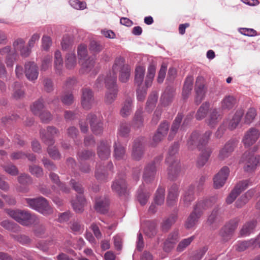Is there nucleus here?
I'll return each instance as SVG.
<instances>
[{
    "label": "nucleus",
    "instance_id": "obj_1",
    "mask_svg": "<svg viewBox=\"0 0 260 260\" xmlns=\"http://www.w3.org/2000/svg\"><path fill=\"white\" fill-rule=\"evenodd\" d=\"M104 81L107 88L105 95V102L107 104H111L116 99L117 93L116 74H114L110 79L108 77L105 78L103 76L99 77L95 82L96 86L98 88L101 87Z\"/></svg>",
    "mask_w": 260,
    "mask_h": 260
},
{
    "label": "nucleus",
    "instance_id": "obj_2",
    "mask_svg": "<svg viewBox=\"0 0 260 260\" xmlns=\"http://www.w3.org/2000/svg\"><path fill=\"white\" fill-rule=\"evenodd\" d=\"M6 211L11 217L23 225L29 226L39 223L37 216L28 211L7 209Z\"/></svg>",
    "mask_w": 260,
    "mask_h": 260
},
{
    "label": "nucleus",
    "instance_id": "obj_3",
    "mask_svg": "<svg viewBox=\"0 0 260 260\" xmlns=\"http://www.w3.org/2000/svg\"><path fill=\"white\" fill-rule=\"evenodd\" d=\"M212 200H207L204 201L199 202L195 206L193 211L190 214L185 222V226L186 229H190L194 227L201 216L203 210L211 207L213 203Z\"/></svg>",
    "mask_w": 260,
    "mask_h": 260
},
{
    "label": "nucleus",
    "instance_id": "obj_4",
    "mask_svg": "<svg viewBox=\"0 0 260 260\" xmlns=\"http://www.w3.org/2000/svg\"><path fill=\"white\" fill-rule=\"evenodd\" d=\"M27 206L35 210L45 216L53 213V209L49 205L47 200L43 197H39L35 199L25 198L24 199Z\"/></svg>",
    "mask_w": 260,
    "mask_h": 260
},
{
    "label": "nucleus",
    "instance_id": "obj_5",
    "mask_svg": "<svg viewBox=\"0 0 260 260\" xmlns=\"http://www.w3.org/2000/svg\"><path fill=\"white\" fill-rule=\"evenodd\" d=\"M178 148V144L174 143L170 148L169 155L166 158V162L168 165V175L169 177L172 179L178 174L180 170L179 161L174 156V155L177 152Z\"/></svg>",
    "mask_w": 260,
    "mask_h": 260
},
{
    "label": "nucleus",
    "instance_id": "obj_6",
    "mask_svg": "<svg viewBox=\"0 0 260 260\" xmlns=\"http://www.w3.org/2000/svg\"><path fill=\"white\" fill-rule=\"evenodd\" d=\"M119 70H120L119 80L122 82H127L130 77L131 69L128 66L124 65V59L122 57H118L115 60L112 67V73L107 75L106 78L108 77L110 79L114 74L117 76Z\"/></svg>",
    "mask_w": 260,
    "mask_h": 260
},
{
    "label": "nucleus",
    "instance_id": "obj_7",
    "mask_svg": "<svg viewBox=\"0 0 260 260\" xmlns=\"http://www.w3.org/2000/svg\"><path fill=\"white\" fill-rule=\"evenodd\" d=\"M212 134L210 131H206L204 134L200 135L197 132L192 133L190 138L188 142V145L192 148V146H197L200 150L203 148L208 143L209 138Z\"/></svg>",
    "mask_w": 260,
    "mask_h": 260
},
{
    "label": "nucleus",
    "instance_id": "obj_8",
    "mask_svg": "<svg viewBox=\"0 0 260 260\" xmlns=\"http://www.w3.org/2000/svg\"><path fill=\"white\" fill-rule=\"evenodd\" d=\"M249 185L248 180L241 181L238 182L235 186L234 189L226 199V202L228 204H232L237 198V197Z\"/></svg>",
    "mask_w": 260,
    "mask_h": 260
},
{
    "label": "nucleus",
    "instance_id": "obj_9",
    "mask_svg": "<svg viewBox=\"0 0 260 260\" xmlns=\"http://www.w3.org/2000/svg\"><path fill=\"white\" fill-rule=\"evenodd\" d=\"M195 91L196 96L194 102L197 105L200 104L204 99L206 94L204 80L202 77H198L196 79Z\"/></svg>",
    "mask_w": 260,
    "mask_h": 260
},
{
    "label": "nucleus",
    "instance_id": "obj_10",
    "mask_svg": "<svg viewBox=\"0 0 260 260\" xmlns=\"http://www.w3.org/2000/svg\"><path fill=\"white\" fill-rule=\"evenodd\" d=\"M58 133V130L53 126H48L46 132L45 130L40 132L42 140L48 145H52L54 143V137Z\"/></svg>",
    "mask_w": 260,
    "mask_h": 260
},
{
    "label": "nucleus",
    "instance_id": "obj_11",
    "mask_svg": "<svg viewBox=\"0 0 260 260\" xmlns=\"http://www.w3.org/2000/svg\"><path fill=\"white\" fill-rule=\"evenodd\" d=\"M230 169L228 167H223L220 169L213 179L214 186L215 188H220L223 186L228 177Z\"/></svg>",
    "mask_w": 260,
    "mask_h": 260
},
{
    "label": "nucleus",
    "instance_id": "obj_12",
    "mask_svg": "<svg viewBox=\"0 0 260 260\" xmlns=\"http://www.w3.org/2000/svg\"><path fill=\"white\" fill-rule=\"evenodd\" d=\"M144 138H139L135 140L132 153V156L134 159L138 160L142 157L144 153Z\"/></svg>",
    "mask_w": 260,
    "mask_h": 260
},
{
    "label": "nucleus",
    "instance_id": "obj_13",
    "mask_svg": "<svg viewBox=\"0 0 260 260\" xmlns=\"http://www.w3.org/2000/svg\"><path fill=\"white\" fill-rule=\"evenodd\" d=\"M25 74L26 78L31 81H35L38 77V67L34 62L29 61L25 64Z\"/></svg>",
    "mask_w": 260,
    "mask_h": 260
},
{
    "label": "nucleus",
    "instance_id": "obj_14",
    "mask_svg": "<svg viewBox=\"0 0 260 260\" xmlns=\"http://www.w3.org/2000/svg\"><path fill=\"white\" fill-rule=\"evenodd\" d=\"M246 157L245 160L244 170L249 172L253 170L259 163L260 156L259 155H254L246 153L243 155V158Z\"/></svg>",
    "mask_w": 260,
    "mask_h": 260
},
{
    "label": "nucleus",
    "instance_id": "obj_15",
    "mask_svg": "<svg viewBox=\"0 0 260 260\" xmlns=\"http://www.w3.org/2000/svg\"><path fill=\"white\" fill-rule=\"evenodd\" d=\"M260 133L258 129L255 128H251L247 132L243 139V142L246 147H249L253 144L258 139Z\"/></svg>",
    "mask_w": 260,
    "mask_h": 260
},
{
    "label": "nucleus",
    "instance_id": "obj_16",
    "mask_svg": "<svg viewBox=\"0 0 260 260\" xmlns=\"http://www.w3.org/2000/svg\"><path fill=\"white\" fill-rule=\"evenodd\" d=\"M94 102L93 92L88 88L82 90L81 104L84 109H90Z\"/></svg>",
    "mask_w": 260,
    "mask_h": 260
},
{
    "label": "nucleus",
    "instance_id": "obj_17",
    "mask_svg": "<svg viewBox=\"0 0 260 260\" xmlns=\"http://www.w3.org/2000/svg\"><path fill=\"white\" fill-rule=\"evenodd\" d=\"M239 219L235 218L229 221L222 229L220 234L225 240H228L237 228Z\"/></svg>",
    "mask_w": 260,
    "mask_h": 260
},
{
    "label": "nucleus",
    "instance_id": "obj_18",
    "mask_svg": "<svg viewBox=\"0 0 260 260\" xmlns=\"http://www.w3.org/2000/svg\"><path fill=\"white\" fill-rule=\"evenodd\" d=\"M237 145L236 141L232 140L228 141L224 146L219 151L218 158L220 160H224L229 157L233 152Z\"/></svg>",
    "mask_w": 260,
    "mask_h": 260
},
{
    "label": "nucleus",
    "instance_id": "obj_19",
    "mask_svg": "<svg viewBox=\"0 0 260 260\" xmlns=\"http://www.w3.org/2000/svg\"><path fill=\"white\" fill-rule=\"evenodd\" d=\"M87 120L90 123L91 129L95 135H100L103 132V123L97 119L96 116L93 114L88 115Z\"/></svg>",
    "mask_w": 260,
    "mask_h": 260
},
{
    "label": "nucleus",
    "instance_id": "obj_20",
    "mask_svg": "<svg viewBox=\"0 0 260 260\" xmlns=\"http://www.w3.org/2000/svg\"><path fill=\"white\" fill-rule=\"evenodd\" d=\"M156 174V166L154 162L148 164L145 168L143 179L146 183L153 181Z\"/></svg>",
    "mask_w": 260,
    "mask_h": 260
},
{
    "label": "nucleus",
    "instance_id": "obj_21",
    "mask_svg": "<svg viewBox=\"0 0 260 260\" xmlns=\"http://www.w3.org/2000/svg\"><path fill=\"white\" fill-rule=\"evenodd\" d=\"M111 154L110 144L108 142L102 141L98 147V154L101 159H107Z\"/></svg>",
    "mask_w": 260,
    "mask_h": 260
},
{
    "label": "nucleus",
    "instance_id": "obj_22",
    "mask_svg": "<svg viewBox=\"0 0 260 260\" xmlns=\"http://www.w3.org/2000/svg\"><path fill=\"white\" fill-rule=\"evenodd\" d=\"M112 189L120 196L124 194L126 190V184L124 179L119 178L116 179L112 185Z\"/></svg>",
    "mask_w": 260,
    "mask_h": 260
},
{
    "label": "nucleus",
    "instance_id": "obj_23",
    "mask_svg": "<svg viewBox=\"0 0 260 260\" xmlns=\"http://www.w3.org/2000/svg\"><path fill=\"white\" fill-rule=\"evenodd\" d=\"M109 201L106 197L97 198L95 200V209L98 212L104 214L108 211Z\"/></svg>",
    "mask_w": 260,
    "mask_h": 260
},
{
    "label": "nucleus",
    "instance_id": "obj_24",
    "mask_svg": "<svg viewBox=\"0 0 260 260\" xmlns=\"http://www.w3.org/2000/svg\"><path fill=\"white\" fill-rule=\"evenodd\" d=\"M221 119V115L219 113L217 109H211L209 115L207 119V124L211 127H215Z\"/></svg>",
    "mask_w": 260,
    "mask_h": 260
},
{
    "label": "nucleus",
    "instance_id": "obj_25",
    "mask_svg": "<svg viewBox=\"0 0 260 260\" xmlns=\"http://www.w3.org/2000/svg\"><path fill=\"white\" fill-rule=\"evenodd\" d=\"M179 195L178 186L173 184L169 190L167 198V204L169 206H172L177 202Z\"/></svg>",
    "mask_w": 260,
    "mask_h": 260
},
{
    "label": "nucleus",
    "instance_id": "obj_26",
    "mask_svg": "<svg viewBox=\"0 0 260 260\" xmlns=\"http://www.w3.org/2000/svg\"><path fill=\"white\" fill-rule=\"evenodd\" d=\"M183 115L181 113H178L175 120H174L171 128V131L169 135L168 139L170 140L173 139L180 127L181 122L182 120Z\"/></svg>",
    "mask_w": 260,
    "mask_h": 260
},
{
    "label": "nucleus",
    "instance_id": "obj_27",
    "mask_svg": "<svg viewBox=\"0 0 260 260\" xmlns=\"http://www.w3.org/2000/svg\"><path fill=\"white\" fill-rule=\"evenodd\" d=\"M86 203L84 197L80 194L77 197L75 200L72 201V205L74 210L76 212H81L83 211L84 206Z\"/></svg>",
    "mask_w": 260,
    "mask_h": 260
},
{
    "label": "nucleus",
    "instance_id": "obj_28",
    "mask_svg": "<svg viewBox=\"0 0 260 260\" xmlns=\"http://www.w3.org/2000/svg\"><path fill=\"white\" fill-rule=\"evenodd\" d=\"M142 113V108L139 109L136 111L132 120V125L135 128H140L143 126L144 118Z\"/></svg>",
    "mask_w": 260,
    "mask_h": 260
},
{
    "label": "nucleus",
    "instance_id": "obj_29",
    "mask_svg": "<svg viewBox=\"0 0 260 260\" xmlns=\"http://www.w3.org/2000/svg\"><path fill=\"white\" fill-rule=\"evenodd\" d=\"M201 150V154L198 158V165L203 166L207 162L212 153V149L210 147H205Z\"/></svg>",
    "mask_w": 260,
    "mask_h": 260
},
{
    "label": "nucleus",
    "instance_id": "obj_30",
    "mask_svg": "<svg viewBox=\"0 0 260 260\" xmlns=\"http://www.w3.org/2000/svg\"><path fill=\"white\" fill-rule=\"evenodd\" d=\"M145 73V68L142 66H138L135 69V84L140 86L143 82Z\"/></svg>",
    "mask_w": 260,
    "mask_h": 260
},
{
    "label": "nucleus",
    "instance_id": "obj_31",
    "mask_svg": "<svg viewBox=\"0 0 260 260\" xmlns=\"http://www.w3.org/2000/svg\"><path fill=\"white\" fill-rule=\"evenodd\" d=\"M209 107V103L206 102L203 103L197 112L196 114V119L199 120L204 119L208 112Z\"/></svg>",
    "mask_w": 260,
    "mask_h": 260
},
{
    "label": "nucleus",
    "instance_id": "obj_32",
    "mask_svg": "<svg viewBox=\"0 0 260 260\" xmlns=\"http://www.w3.org/2000/svg\"><path fill=\"white\" fill-rule=\"evenodd\" d=\"M132 103L133 100L131 98L125 101L120 110V114L122 117H127L131 114L133 108Z\"/></svg>",
    "mask_w": 260,
    "mask_h": 260
},
{
    "label": "nucleus",
    "instance_id": "obj_33",
    "mask_svg": "<svg viewBox=\"0 0 260 260\" xmlns=\"http://www.w3.org/2000/svg\"><path fill=\"white\" fill-rule=\"evenodd\" d=\"M114 156L117 160L123 159L125 154V148L119 142H116L114 145Z\"/></svg>",
    "mask_w": 260,
    "mask_h": 260
},
{
    "label": "nucleus",
    "instance_id": "obj_34",
    "mask_svg": "<svg viewBox=\"0 0 260 260\" xmlns=\"http://www.w3.org/2000/svg\"><path fill=\"white\" fill-rule=\"evenodd\" d=\"M256 225V221L252 220L246 222L240 231V235L242 236H247L253 232Z\"/></svg>",
    "mask_w": 260,
    "mask_h": 260
},
{
    "label": "nucleus",
    "instance_id": "obj_35",
    "mask_svg": "<svg viewBox=\"0 0 260 260\" xmlns=\"http://www.w3.org/2000/svg\"><path fill=\"white\" fill-rule=\"evenodd\" d=\"M236 103V99L233 96H226L221 102V107L224 110L232 109Z\"/></svg>",
    "mask_w": 260,
    "mask_h": 260
},
{
    "label": "nucleus",
    "instance_id": "obj_36",
    "mask_svg": "<svg viewBox=\"0 0 260 260\" xmlns=\"http://www.w3.org/2000/svg\"><path fill=\"white\" fill-rule=\"evenodd\" d=\"M194 186L193 185H190L187 190L185 191L182 198V201L186 206L189 205L190 202L194 200Z\"/></svg>",
    "mask_w": 260,
    "mask_h": 260
},
{
    "label": "nucleus",
    "instance_id": "obj_37",
    "mask_svg": "<svg viewBox=\"0 0 260 260\" xmlns=\"http://www.w3.org/2000/svg\"><path fill=\"white\" fill-rule=\"evenodd\" d=\"M193 78L192 76L186 77L184 84L182 94L184 98H186L190 94L192 87Z\"/></svg>",
    "mask_w": 260,
    "mask_h": 260
},
{
    "label": "nucleus",
    "instance_id": "obj_38",
    "mask_svg": "<svg viewBox=\"0 0 260 260\" xmlns=\"http://www.w3.org/2000/svg\"><path fill=\"white\" fill-rule=\"evenodd\" d=\"M158 95L155 92L152 93L149 96L146 105V110L151 112L154 108L157 101Z\"/></svg>",
    "mask_w": 260,
    "mask_h": 260
},
{
    "label": "nucleus",
    "instance_id": "obj_39",
    "mask_svg": "<svg viewBox=\"0 0 260 260\" xmlns=\"http://www.w3.org/2000/svg\"><path fill=\"white\" fill-rule=\"evenodd\" d=\"M150 197V193L144 190L142 186L138 190L137 199L141 205H145Z\"/></svg>",
    "mask_w": 260,
    "mask_h": 260
},
{
    "label": "nucleus",
    "instance_id": "obj_40",
    "mask_svg": "<svg viewBox=\"0 0 260 260\" xmlns=\"http://www.w3.org/2000/svg\"><path fill=\"white\" fill-rule=\"evenodd\" d=\"M77 63L76 56L75 53L73 52H69L66 56L65 64L66 67L71 69L75 67Z\"/></svg>",
    "mask_w": 260,
    "mask_h": 260
},
{
    "label": "nucleus",
    "instance_id": "obj_41",
    "mask_svg": "<svg viewBox=\"0 0 260 260\" xmlns=\"http://www.w3.org/2000/svg\"><path fill=\"white\" fill-rule=\"evenodd\" d=\"M242 115L243 113L242 111H237L233 116L232 119L229 123V128L231 130L236 128L237 125L239 124Z\"/></svg>",
    "mask_w": 260,
    "mask_h": 260
},
{
    "label": "nucleus",
    "instance_id": "obj_42",
    "mask_svg": "<svg viewBox=\"0 0 260 260\" xmlns=\"http://www.w3.org/2000/svg\"><path fill=\"white\" fill-rule=\"evenodd\" d=\"M255 246V240L252 239L249 241H244L239 242L236 245V249L239 251H242L246 250L247 248L254 247Z\"/></svg>",
    "mask_w": 260,
    "mask_h": 260
},
{
    "label": "nucleus",
    "instance_id": "obj_43",
    "mask_svg": "<svg viewBox=\"0 0 260 260\" xmlns=\"http://www.w3.org/2000/svg\"><path fill=\"white\" fill-rule=\"evenodd\" d=\"M255 190L253 189L248 190L242 196L240 199L236 202L237 206L238 207H242L244 204H246L247 201L254 195Z\"/></svg>",
    "mask_w": 260,
    "mask_h": 260
},
{
    "label": "nucleus",
    "instance_id": "obj_44",
    "mask_svg": "<svg viewBox=\"0 0 260 260\" xmlns=\"http://www.w3.org/2000/svg\"><path fill=\"white\" fill-rule=\"evenodd\" d=\"M95 60L93 58L89 57L85 60L82 64V68L84 72L89 73L91 72L94 68Z\"/></svg>",
    "mask_w": 260,
    "mask_h": 260
},
{
    "label": "nucleus",
    "instance_id": "obj_45",
    "mask_svg": "<svg viewBox=\"0 0 260 260\" xmlns=\"http://www.w3.org/2000/svg\"><path fill=\"white\" fill-rule=\"evenodd\" d=\"M177 216L176 215H172L167 219L164 220L161 224L162 231H167L171 226L176 221Z\"/></svg>",
    "mask_w": 260,
    "mask_h": 260
},
{
    "label": "nucleus",
    "instance_id": "obj_46",
    "mask_svg": "<svg viewBox=\"0 0 260 260\" xmlns=\"http://www.w3.org/2000/svg\"><path fill=\"white\" fill-rule=\"evenodd\" d=\"M51 180L60 188V189L64 192L69 191V188L67 187L64 184L59 181V177L54 173H51L49 175Z\"/></svg>",
    "mask_w": 260,
    "mask_h": 260
},
{
    "label": "nucleus",
    "instance_id": "obj_47",
    "mask_svg": "<svg viewBox=\"0 0 260 260\" xmlns=\"http://www.w3.org/2000/svg\"><path fill=\"white\" fill-rule=\"evenodd\" d=\"M131 128L129 124L126 122L121 123L118 129L117 135L118 137H126L130 133Z\"/></svg>",
    "mask_w": 260,
    "mask_h": 260
},
{
    "label": "nucleus",
    "instance_id": "obj_48",
    "mask_svg": "<svg viewBox=\"0 0 260 260\" xmlns=\"http://www.w3.org/2000/svg\"><path fill=\"white\" fill-rule=\"evenodd\" d=\"M144 232L146 235L149 237L154 236L157 233L156 223L154 221L149 222Z\"/></svg>",
    "mask_w": 260,
    "mask_h": 260
},
{
    "label": "nucleus",
    "instance_id": "obj_49",
    "mask_svg": "<svg viewBox=\"0 0 260 260\" xmlns=\"http://www.w3.org/2000/svg\"><path fill=\"white\" fill-rule=\"evenodd\" d=\"M44 109V105L42 101L38 100L33 103L31 106V112L36 115L39 116Z\"/></svg>",
    "mask_w": 260,
    "mask_h": 260
},
{
    "label": "nucleus",
    "instance_id": "obj_50",
    "mask_svg": "<svg viewBox=\"0 0 260 260\" xmlns=\"http://www.w3.org/2000/svg\"><path fill=\"white\" fill-rule=\"evenodd\" d=\"M54 58L55 68L56 70L58 73H59L63 64V60L61 56V54L59 51L57 50L55 52Z\"/></svg>",
    "mask_w": 260,
    "mask_h": 260
},
{
    "label": "nucleus",
    "instance_id": "obj_51",
    "mask_svg": "<svg viewBox=\"0 0 260 260\" xmlns=\"http://www.w3.org/2000/svg\"><path fill=\"white\" fill-rule=\"evenodd\" d=\"M165 189L162 187H159L155 194L154 201L155 203L159 205H161L164 202L165 200Z\"/></svg>",
    "mask_w": 260,
    "mask_h": 260
},
{
    "label": "nucleus",
    "instance_id": "obj_52",
    "mask_svg": "<svg viewBox=\"0 0 260 260\" xmlns=\"http://www.w3.org/2000/svg\"><path fill=\"white\" fill-rule=\"evenodd\" d=\"M77 53L80 62H81L82 60L84 61L87 59V50L86 45L83 44L80 45L77 49Z\"/></svg>",
    "mask_w": 260,
    "mask_h": 260
},
{
    "label": "nucleus",
    "instance_id": "obj_53",
    "mask_svg": "<svg viewBox=\"0 0 260 260\" xmlns=\"http://www.w3.org/2000/svg\"><path fill=\"white\" fill-rule=\"evenodd\" d=\"M256 115V112L255 109H249L245 115L244 122L248 124H250L254 119Z\"/></svg>",
    "mask_w": 260,
    "mask_h": 260
},
{
    "label": "nucleus",
    "instance_id": "obj_54",
    "mask_svg": "<svg viewBox=\"0 0 260 260\" xmlns=\"http://www.w3.org/2000/svg\"><path fill=\"white\" fill-rule=\"evenodd\" d=\"M25 44V41L22 38H17L14 40L13 43V48L15 54L20 51V50Z\"/></svg>",
    "mask_w": 260,
    "mask_h": 260
},
{
    "label": "nucleus",
    "instance_id": "obj_55",
    "mask_svg": "<svg viewBox=\"0 0 260 260\" xmlns=\"http://www.w3.org/2000/svg\"><path fill=\"white\" fill-rule=\"evenodd\" d=\"M173 94L172 93H169L166 89L161 96V101L164 106H166L170 103L172 100Z\"/></svg>",
    "mask_w": 260,
    "mask_h": 260
},
{
    "label": "nucleus",
    "instance_id": "obj_56",
    "mask_svg": "<svg viewBox=\"0 0 260 260\" xmlns=\"http://www.w3.org/2000/svg\"><path fill=\"white\" fill-rule=\"evenodd\" d=\"M193 239L194 237L191 236L190 237L182 240L178 245V246L177 247V251H183L187 246H188L190 244V243L193 241Z\"/></svg>",
    "mask_w": 260,
    "mask_h": 260
},
{
    "label": "nucleus",
    "instance_id": "obj_57",
    "mask_svg": "<svg viewBox=\"0 0 260 260\" xmlns=\"http://www.w3.org/2000/svg\"><path fill=\"white\" fill-rule=\"evenodd\" d=\"M218 221H220V219L218 215V210L214 209L208 218L207 223L212 225Z\"/></svg>",
    "mask_w": 260,
    "mask_h": 260
},
{
    "label": "nucleus",
    "instance_id": "obj_58",
    "mask_svg": "<svg viewBox=\"0 0 260 260\" xmlns=\"http://www.w3.org/2000/svg\"><path fill=\"white\" fill-rule=\"evenodd\" d=\"M94 155L93 152L90 150H84L78 154V158L80 161H83L89 159Z\"/></svg>",
    "mask_w": 260,
    "mask_h": 260
},
{
    "label": "nucleus",
    "instance_id": "obj_59",
    "mask_svg": "<svg viewBox=\"0 0 260 260\" xmlns=\"http://www.w3.org/2000/svg\"><path fill=\"white\" fill-rule=\"evenodd\" d=\"M69 3L73 8L77 10H84L86 8V4L84 2H81L79 0H70Z\"/></svg>",
    "mask_w": 260,
    "mask_h": 260
},
{
    "label": "nucleus",
    "instance_id": "obj_60",
    "mask_svg": "<svg viewBox=\"0 0 260 260\" xmlns=\"http://www.w3.org/2000/svg\"><path fill=\"white\" fill-rule=\"evenodd\" d=\"M29 171L32 175L37 177H40L43 175V169L38 166H30L29 167Z\"/></svg>",
    "mask_w": 260,
    "mask_h": 260
},
{
    "label": "nucleus",
    "instance_id": "obj_61",
    "mask_svg": "<svg viewBox=\"0 0 260 260\" xmlns=\"http://www.w3.org/2000/svg\"><path fill=\"white\" fill-rule=\"evenodd\" d=\"M18 181L21 184L27 185L32 183V179L28 174H22L18 176Z\"/></svg>",
    "mask_w": 260,
    "mask_h": 260
},
{
    "label": "nucleus",
    "instance_id": "obj_62",
    "mask_svg": "<svg viewBox=\"0 0 260 260\" xmlns=\"http://www.w3.org/2000/svg\"><path fill=\"white\" fill-rule=\"evenodd\" d=\"M4 170L12 176H16L18 174V170L16 167L10 164L3 166Z\"/></svg>",
    "mask_w": 260,
    "mask_h": 260
},
{
    "label": "nucleus",
    "instance_id": "obj_63",
    "mask_svg": "<svg viewBox=\"0 0 260 260\" xmlns=\"http://www.w3.org/2000/svg\"><path fill=\"white\" fill-rule=\"evenodd\" d=\"M21 85L19 83L14 84V91L13 96L16 99L21 98L24 95V91L21 89Z\"/></svg>",
    "mask_w": 260,
    "mask_h": 260
},
{
    "label": "nucleus",
    "instance_id": "obj_64",
    "mask_svg": "<svg viewBox=\"0 0 260 260\" xmlns=\"http://www.w3.org/2000/svg\"><path fill=\"white\" fill-rule=\"evenodd\" d=\"M41 41L42 48L45 50H48L52 45L51 38L47 36H43Z\"/></svg>",
    "mask_w": 260,
    "mask_h": 260
}]
</instances>
